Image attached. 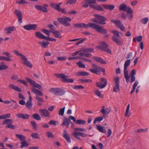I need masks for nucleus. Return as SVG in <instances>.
I'll use <instances>...</instances> for the list:
<instances>
[{"label":"nucleus","mask_w":149,"mask_h":149,"mask_svg":"<svg viewBox=\"0 0 149 149\" xmlns=\"http://www.w3.org/2000/svg\"><path fill=\"white\" fill-rule=\"evenodd\" d=\"M142 36H139L134 38L132 40L133 42H139L142 40Z\"/></svg>","instance_id":"obj_37"},{"label":"nucleus","mask_w":149,"mask_h":149,"mask_svg":"<svg viewBox=\"0 0 149 149\" xmlns=\"http://www.w3.org/2000/svg\"><path fill=\"white\" fill-rule=\"evenodd\" d=\"M65 107H64L62 108H61L59 111L58 114L60 115L63 116L64 115Z\"/></svg>","instance_id":"obj_57"},{"label":"nucleus","mask_w":149,"mask_h":149,"mask_svg":"<svg viewBox=\"0 0 149 149\" xmlns=\"http://www.w3.org/2000/svg\"><path fill=\"white\" fill-rule=\"evenodd\" d=\"M65 93V91L63 89L58 88L56 95L61 96Z\"/></svg>","instance_id":"obj_31"},{"label":"nucleus","mask_w":149,"mask_h":149,"mask_svg":"<svg viewBox=\"0 0 149 149\" xmlns=\"http://www.w3.org/2000/svg\"><path fill=\"white\" fill-rule=\"evenodd\" d=\"M119 79L118 77H115L114 78V81L115 82V84H119Z\"/></svg>","instance_id":"obj_62"},{"label":"nucleus","mask_w":149,"mask_h":149,"mask_svg":"<svg viewBox=\"0 0 149 149\" xmlns=\"http://www.w3.org/2000/svg\"><path fill=\"white\" fill-rule=\"evenodd\" d=\"M75 123L79 125L84 124L86 123V121L82 120H76Z\"/></svg>","instance_id":"obj_52"},{"label":"nucleus","mask_w":149,"mask_h":149,"mask_svg":"<svg viewBox=\"0 0 149 149\" xmlns=\"http://www.w3.org/2000/svg\"><path fill=\"white\" fill-rule=\"evenodd\" d=\"M95 10H96L100 11H102L103 10V9L99 5H96L95 8Z\"/></svg>","instance_id":"obj_61"},{"label":"nucleus","mask_w":149,"mask_h":149,"mask_svg":"<svg viewBox=\"0 0 149 149\" xmlns=\"http://www.w3.org/2000/svg\"><path fill=\"white\" fill-rule=\"evenodd\" d=\"M58 88H52L49 90V91L51 93L56 95Z\"/></svg>","instance_id":"obj_45"},{"label":"nucleus","mask_w":149,"mask_h":149,"mask_svg":"<svg viewBox=\"0 0 149 149\" xmlns=\"http://www.w3.org/2000/svg\"><path fill=\"white\" fill-rule=\"evenodd\" d=\"M6 31V34L10 33L11 32L15 30V29L14 26L8 27L6 28L4 30Z\"/></svg>","instance_id":"obj_27"},{"label":"nucleus","mask_w":149,"mask_h":149,"mask_svg":"<svg viewBox=\"0 0 149 149\" xmlns=\"http://www.w3.org/2000/svg\"><path fill=\"white\" fill-rule=\"evenodd\" d=\"M26 79L32 85V87H36L40 90H41L42 88V86L36 83L34 81L27 77H26Z\"/></svg>","instance_id":"obj_9"},{"label":"nucleus","mask_w":149,"mask_h":149,"mask_svg":"<svg viewBox=\"0 0 149 149\" xmlns=\"http://www.w3.org/2000/svg\"><path fill=\"white\" fill-rule=\"evenodd\" d=\"M120 90L119 84H115L113 88V91L115 92H118Z\"/></svg>","instance_id":"obj_42"},{"label":"nucleus","mask_w":149,"mask_h":149,"mask_svg":"<svg viewBox=\"0 0 149 149\" xmlns=\"http://www.w3.org/2000/svg\"><path fill=\"white\" fill-rule=\"evenodd\" d=\"M9 88L11 89H12L18 92H21L22 89L16 86L13 84H10L9 85Z\"/></svg>","instance_id":"obj_22"},{"label":"nucleus","mask_w":149,"mask_h":149,"mask_svg":"<svg viewBox=\"0 0 149 149\" xmlns=\"http://www.w3.org/2000/svg\"><path fill=\"white\" fill-rule=\"evenodd\" d=\"M111 22L115 24L116 26L122 31H125L126 29L125 27L120 20H114V19H112L111 20Z\"/></svg>","instance_id":"obj_7"},{"label":"nucleus","mask_w":149,"mask_h":149,"mask_svg":"<svg viewBox=\"0 0 149 149\" xmlns=\"http://www.w3.org/2000/svg\"><path fill=\"white\" fill-rule=\"evenodd\" d=\"M76 75L79 76H85L88 75L89 73L87 72L84 71L79 72L77 73Z\"/></svg>","instance_id":"obj_36"},{"label":"nucleus","mask_w":149,"mask_h":149,"mask_svg":"<svg viewBox=\"0 0 149 149\" xmlns=\"http://www.w3.org/2000/svg\"><path fill=\"white\" fill-rule=\"evenodd\" d=\"M17 82L22 83L25 86H27L28 85L27 82L24 80L21 79H18L17 80Z\"/></svg>","instance_id":"obj_55"},{"label":"nucleus","mask_w":149,"mask_h":149,"mask_svg":"<svg viewBox=\"0 0 149 149\" xmlns=\"http://www.w3.org/2000/svg\"><path fill=\"white\" fill-rule=\"evenodd\" d=\"M57 20L60 24L67 26L70 25V24L69 22H70L71 21L70 17H67L58 18Z\"/></svg>","instance_id":"obj_5"},{"label":"nucleus","mask_w":149,"mask_h":149,"mask_svg":"<svg viewBox=\"0 0 149 149\" xmlns=\"http://www.w3.org/2000/svg\"><path fill=\"white\" fill-rule=\"evenodd\" d=\"M8 68V65H6L4 62H1L0 64V70H3L7 69Z\"/></svg>","instance_id":"obj_30"},{"label":"nucleus","mask_w":149,"mask_h":149,"mask_svg":"<svg viewBox=\"0 0 149 149\" xmlns=\"http://www.w3.org/2000/svg\"><path fill=\"white\" fill-rule=\"evenodd\" d=\"M100 45L97 46V47L101 50L106 51V48H107L108 45L104 42H102L99 43Z\"/></svg>","instance_id":"obj_13"},{"label":"nucleus","mask_w":149,"mask_h":149,"mask_svg":"<svg viewBox=\"0 0 149 149\" xmlns=\"http://www.w3.org/2000/svg\"><path fill=\"white\" fill-rule=\"evenodd\" d=\"M39 112L42 116L48 118L50 116L49 112L47 110L45 109H42L39 110Z\"/></svg>","instance_id":"obj_12"},{"label":"nucleus","mask_w":149,"mask_h":149,"mask_svg":"<svg viewBox=\"0 0 149 149\" xmlns=\"http://www.w3.org/2000/svg\"><path fill=\"white\" fill-rule=\"evenodd\" d=\"M37 25L36 24H28L23 26V28L27 31L33 30L35 31L37 27Z\"/></svg>","instance_id":"obj_11"},{"label":"nucleus","mask_w":149,"mask_h":149,"mask_svg":"<svg viewBox=\"0 0 149 149\" xmlns=\"http://www.w3.org/2000/svg\"><path fill=\"white\" fill-rule=\"evenodd\" d=\"M97 129L100 132L105 133L106 131L103 126L100 125H97Z\"/></svg>","instance_id":"obj_33"},{"label":"nucleus","mask_w":149,"mask_h":149,"mask_svg":"<svg viewBox=\"0 0 149 149\" xmlns=\"http://www.w3.org/2000/svg\"><path fill=\"white\" fill-rule=\"evenodd\" d=\"M148 130L147 128L140 129L137 130V132L138 133H143L146 132Z\"/></svg>","instance_id":"obj_60"},{"label":"nucleus","mask_w":149,"mask_h":149,"mask_svg":"<svg viewBox=\"0 0 149 149\" xmlns=\"http://www.w3.org/2000/svg\"><path fill=\"white\" fill-rule=\"evenodd\" d=\"M103 118V117L102 116L96 118H95L94 120V123H95L96 122H100V121L102 120Z\"/></svg>","instance_id":"obj_54"},{"label":"nucleus","mask_w":149,"mask_h":149,"mask_svg":"<svg viewBox=\"0 0 149 149\" xmlns=\"http://www.w3.org/2000/svg\"><path fill=\"white\" fill-rule=\"evenodd\" d=\"M95 94L98 97H103L102 95L101 94L100 92L98 89H96L95 91Z\"/></svg>","instance_id":"obj_51"},{"label":"nucleus","mask_w":149,"mask_h":149,"mask_svg":"<svg viewBox=\"0 0 149 149\" xmlns=\"http://www.w3.org/2000/svg\"><path fill=\"white\" fill-rule=\"evenodd\" d=\"M93 58L95 61L100 62L102 64H106V62L100 57H94Z\"/></svg>","instance_id":"obj_29"},{"label":"nucleus","mask_w":149,"mask_h":149,"mask_svg":"<svg viewBox=\"0 0 149 149\" xmlns=\"http://www.w3.org/2000/svg\"><path fill=\"white\" fill-rule=\"evenodd\" d=\"M50 32L53 34L55 38H61L62 37L61 33L58 31L55 30H50Z\"/></svg>","instance_id":"obj_18"},{"label":"nucleus","mask_w":149,"mask_h":149,"mask_svg":"<svg viewBox=\"0 0 149 149\" xmlns=\"http://www.w3.org/2000/svg\"><path fill=\"white\" fill-rule=\"evenodd\" d=\"M58 77L61 79V80L64 82H66L67 80V78L68 77L66 75L63 74H59L58 75Z\"/></svg>","instance_id":"obj_28"},{"label":"nucleus","mask_w":149,"mask_h":149,"mask_svg":"<svg viewBox=\"0 0 149 149\" xmlns=\"http://www.w3.org/2000/svg\"><path fill=\"white\" fill-rule=\"evenodd\" d=\"M72 135L76 139L81 140L82 139L80 138V132H77L74 131L73 133L72 134Z\"/></svg>","instance_id":"obj_25"},{"label":"nucleus","mask_w":149,"mask_h":149,"mask_svg":"<svg viewBox=\"0 0 149 149\" xmlns=\"http://www.w3.org/2000/svg\"><path fill=\"white\" fill-rule=\"evenodd\" d=\"M130 62L131 60L130 59L127 60L125 61L124 64V74L126 81L127 83L128 82L130 81V77L127 68V67L130 65Z\"/></svg>","instance_id":"obj_3"},{"label":"nucleus","mask_w":149,"mask_h":149,"mask_svg":"<svg viewBox=\"0 0 149 149\" xmlns=\"http://www.w3.org/2000/svg\"><path fill=\"white\" fill-rule=\"evenodd\" d=\"M46 135L49 138H53L54 137V136L53 134L51 132H46Z\"/></svg>","instance_id":"obj_56"},{"label":"nucleus","mask_w":149,"mask_h":149,"mask_svg":"<svg viewBox=\"0 0 149 149\" xmlns=\"http://www.w3.org/2000/svg\"><path fill=\"white\" fill-rule=\"evenodd\" d=\"M131 8L130 7L127 6L125 3L120 4L119 7V10L120 11H123L127 12Z\"/></svg>","instance_id":"obj_14"},{"label":"nucleus","mask_w":149,"mask_h":149,"mask_svg":"<svg viewBox=\"0 0 149 149\" xmlns=\"http://www.w3.org/2000/svg\"><path fill=\"white\" fill-rule=\"evenodd\" d=\"M51 6L55 9L58 11H59L61 8L60 7H59V5H58L57 4L53 3L51 4Z\"/></svg>","instance_id":"obj_40"},{"label":"nucleus","mask_w":149,"mask_h":149,"mask_svg":"<svg viewBox=\"0 0 149 149\" xmlns=\"http://www.w3.org/2000/svg\"><path fill=\"white\" fill-rule=\"evenodd\" d=\"M32 92L38 95L42 96L43 95V94L42 93L39 91L38 89H36L34 87H32L31 88Z\"/></svg>","instance_id":"obj_17"},{"label":"nucleus","mask_w":149,"mask_h":149,"mask_svg":"<svg viewBox=\"0 0 149 149\" xmlns=\"http://www.w3.org/2000/svg\"><path fill=\"white\" fill-rule=\"evenodd\" d=\"M103 7L106 9L110 10H113L115 7V6L112 5H108L106 4H103L102 6Z\"/></svg>","instance_id":"obj_32"},{"label":"nucleus","mask_w":149,"mask_h":149,"mask_svg":"<svg viewBox=\"0 0 149 149\" xmlns=\"http://www.w3.org/2000/svg\"><path fill=\"white\" fill-rule=\"evenodd\" d=\"M133 11L131 8L127 12V16L128 19L130 20H132L133 19Z\"/></svg>","instance_id":"obj_23"},{"label":"nucleus","mask_w":149,"mask_h":149,"mask_svg":"<svg viewBox=\"0 0 149 149\" xmlns=\"http://www.w3.org/2000/svg\"><path fill=\"white\" fill-rule=\"evenodd\" d=\"M39 44L42 47L46 48L49 44V42L48 41H45L44 40L39 42Z\"/></svg>","instance_id":"obj_26"},{"label":"nucleus","mask_w":149,"mask_h":149,"mask_svg":"<svg viewBox=\"0 0 149 149\" xmlns=\"http://www.w3.org/2000/svg\"><path fill=\"white\" fill-rule=\"evenodd\" d=\"M112 39L118 45H121L123 44V40L122 38L118 39V38L115 36H113Z\"/></svg>","instance_id":"obj_16"},{"label":"nucleus","mask_w":149,"mask_h":149,"mask_svg":"<svg viewBox=\"0 0 149 149\" xmlns=\"http://www.w3.org/2000/svg\"><path fill=\"white\" fill-rule=\"evenodd\" d=\"M14 13L17 17L18 22L20 24L22 23V12L20 10L16 9Z\"/></svg>","instance_id":"obj_10"},{"label":"nucleus","mask_w":149,"mask_h":149,"mask_svg":"<svg viewBox=\"0 0 149 149\" xmlns=\"http://www.w3.org/2000/svg\"><path fill=\"white\" fill-rule=\"evenodd\" d=\"M92 68L89 69L91 72L97 74L99 72H105V69L99 66L93 64L92 65Z\"/></svg>","instance_id":"obj_6"},{"label":"nucleus","mask_w":149,"mask_h":149,"mask_svg":"<svg viewBox=\"0 0 149 149\" xmlns=\"http://www.w3.org/2000/svg\"><path fill=\"white\" fill-rule=\"evenodd\" d=\"M111 32L113 33L116 36L118 37H120V35L122 36V34L121 32H119L118 31L113 30L111 31Z\"/></svg>","instance_id":"obj_47"},{"label":"nucleus","mask_w":149,"mask_h":149,"mask_svg":"<svg viewBox=\"0 0 149 149\" xmlns=\"http://www.w3.org/2000/svg\"><path fill=\"white\" fill-rule=\"evenodd\" d=\"M48 6V5L47 4H44L43 6H42L39 5H36L35 8L37 9L46 12L47 11V8Z\"/></svg>","instance_id":"obj_15"},{"label":"nucleus","mask_w":149,"mask_h":149,"mask_svg":"<svg viewBox=\"0 0 149 149\" xmlns=\"http://www.w3.org/2000/svg\"><path fill=\"white\" fill-rule=\"evenodd\" d=\"M77 64L79 68H85V65L81 61H79L78 62H77Z\"/></svg>","instance_id":"obj_53"},{"label":"nucleus","mask_w":149,"mask_h":149,"mask_svg":"<svg viewBox=\"0 0 149 149\" xmlns=\"http://www.w3.org/2000/svg\"><path fill=\"white\" fill-rule=\"evenodd\" d=\"M31 137L34 139H40L39 134L38 133H33L31 134Z\"/></svg>","instance_id":"obj_43"},{"label":"nucleus","mask_w":149,"mask_h":149,"mask_svg":"<svg viewBox=\"0 0 149 149\" xmlns=\"http://www.w3.org/2000/svg\"><path fill=\"white\" fill-rule=\"evenodd\" d=\"M100 81L96 83V85L99 88L102 89L106 86L107 82L106 80L104 78H101Z\"/></svg>","instance_id":"obj_8"},{"label":"nucleus","mask_w":149,"mask_h":149,"mask_svg":"<svg viewBox=\"0 0 149 149\" xmlns=\"http://www.w3.org/2000/svg\"><path fill=\"white\" fill-rule=\"evenodd\" d=\"M12 52L15 55L20 56L22 59V62L23 64L30 68L32 67L31 63L30 61L27 60V58L24 55L19 53L18 51L16 50H14Z\"/></svg>","instance_id":"obj_2"},{"label":"nucleus","mask_w":149,"mask_h":149,"mask_svg":"<svg viewBox=\"0 0 149 149\" xmlns=\"http://www.w3.org/2000/svg\"><path fill=\"white\" fill-rule=\"evenodd\" d=\"M21 141H24L26 139V137L24 135L21 134H17L15 135Z\"/></svg>","instance_id":"obj_39"},{"label":"nucleus","mask_w":149,"mask_h":149,"mask_svg":"<svg viewBox=\"0 0 149 149\" xmlns=\"http://www.w3.org/2000/svg\"><path fill=\"white\" fill-rule=\"evenodd\" d=\"M63 136L67 142L69 143H70L71 142V140L69 135L66 130H64L63 131Z\"/></svg>","instance_id":"obj_19"},{"label":"nucleus","mask_w":149,"mask_h":149,"mask_svg":"<svg viewBox=\"0 0 149 149\" xmlns=\"http://www.w3.org/2000/svg\"><path fill=\"white\" fill-rule=\"evenodd\" d=\"M78 54L81 56H84L85 54L86 53L84 49L78 51Z\"/></svg>","instance_id":"obj_58"},{"label":"nucleus","mask_w":149,"mask_h":149,"mask_svg":"<svg viewBox=\"0 0 149 149\" xmlns=\"http://www.w3.org/2000/svg\"><path fill=\"white\" fill-rule=\"evenodd\" d=\"M21 145L20 147L21 148H23V147H27L29 146V144L26 142L25 140L23 142L21 143Z\"/></svg>","instance_id":"obj_44"},{"label":"nucleus","mask_w":149,"mask_h":149,"mask_svg":"<svg viewBox=\"0 0 149 149\" xmlns=\"http://www.w3.org/2000/svg\"><path fill=\"white\" fill-rule=\"evenodd\" d=\"M16 116L18 118H22L23 119H28L30 116L28 114L24 113H17Z\"/></svg>","instance_id":"obj_21"},{"label":"nucleus","mask_w":149,"mask_h":149,"mask_svg":"<svg viewBox=\"0 0 149 149\" xmlns=\"http://www.w3.org/2000/svg\"><path fill=\"white\" fill-rule=\"evenodd\" d=\"M74 27L77 28H91L95 29L97 31L101 33H106L107 32L106 30L101 26L93 23H89L88 24H86L83 23L75 24L74 25Z\"/></svg>","instance_id":"obj_1"},{"label":"nucleus","mask_w":149,"mask_h":149,"mask_svg":"<svg viewBox=\"0 0 149 149\" xmlns=\"http://www.w3.org/2000/svg\"><path fill=\"white\" fill-rule=\"evenodd\" d=\"M42 31L45 34L47 35L48 36H49L50 31H49V30L46 29H43L42 30Z\"/></svg>","instance_id":"obj_64"},{"label":"nucleus","mask_w":149,"mask_h":149,"mask_svg":"<svg viewBox=\"0 0 149 149\" xmlns=\"http://www.w3.org/2000/svg\"><path fill=\"white\" fill-rule=\"evenodd\" d=\"M70 121L69 120L66 118L64 117L63 119V124L68 128L69 124Z\"/></svg>","instance_id":"obj_34"},{"label":"nucleus","mask_w":149,"mask_h":149,"mask_svg":"<svg viewBox=\"0 0 149 149\" xmlns=\"http://www.w3.org/2000/svg\"><path fill=\"white\" fill-rule=\"evenodd\" d=\"M148 21V17H146L141 19L140 22L142 24L146 25L147 24Z\"/></svg>","instance_id":"obj_38"},{"label":"nucleus","mask_w":149,"mask_h":149,"mask_svg":"<svg viewBox=\"0 0 149 149\" xmlns=\"http://www.w3.org/2000/svg\"><path fill=\"white\" fill-rule=\"evenodd\" d=\"M84 50L86 53L92 52L94 51L93 49L92 48H86L84 49Z\"/></svg>","instance_id":"obj_59"},{"label":"nucleus","mask_w":149,"mask_h":149,"mask_svg":"<svg viewBox=\"0 0 149 149\" xmlns=\"http://www.w3.org/2000/svg\"><path fill=\"white\" fill-rule=\"evenodd\" d=\"M35 35L37 38L40 39L45 40L46 36H44L43 34L40 32L37 31L35 32Z\"/></svg>","instance_id":"obj_24"},{"label":"nucleus","mask_w":149,"mask_h":149,"mask_svg":"<svg viewBox=\"0 0 149 149\" xmlns=\"http://www.w3.org/2000/svg\"><path fill=\"white\" fill-rule=\"evenodd\" d=\"M13 122V121L11 119H6L4 120L3 124H7V125H8L12 124Z\"/></svg>","instance_id":"obj_46"},{"label":"nucleus","mask_w":149,"mask_h":149,"mask_svg":"<svg viewBox=\"0 0 149 149\" xmlns=\"http://www.w3.org/2000/svg\"><path fill=\"white\" fill-rule=\"evenodd\" d=\"M10 117V113L4 114L0 116V120L2 119H6L7 118H9Z\"/></svg>","instance_id":"obj_48"},{"label":"nucleus","mask_w":149,"mask_h":149,"mask_svg":"<svg viewBox=\"0 0 149 149\" xmlns=\"http://www.w3.org/2000/svg\"><path fill=\"white\" fill-rule=\"evenodd\" d=\"M16 3L18 4H24L27 3L26 1L24 0H17Z\"/></svg>","instance_id":"obj_49"},{"label":"nucleus","mask_w":149,"mask_h":149,"mask_svg":"<svg viewBox=\"0 0 149 149\" xmlns=\"http://www.w3.org/2000/svg\"><path fill=\"white\" fill-rule=\"evenodd\" d=\"M0 60H6L7 61H13V59L9 57H7L3 56H0Z\"/></svg>","instance_id":"obj_35"},{"label":"nucleus","mask_w":149,"mask_h":149,"mask_svg":"<svg viewBox=\"0 0 149 149\" xmlns=\"http://www.w3.org/2000/svg\"><path fill=\"white\" fill-rule=\"evenodd\" d=\"M94 15L97 19L101 21L97 20L96 18H94L92 19V21L100 24H106V22L104 21H106L107 19L104 17L97 14H95Z\"/></svg>","instance_id":"obj_4"},{"label":"nucleus","mask_w":149,"mask_h":149,"mask_svg":"<svg viewBox=\"0 0 149 149\" xmlns=\"http://www.w3.org/2000/svg\"><path fill=\"white\" fill-rule=\"evenodd\" d=\"M25 106L27 108L29 109H31L32 107V102L28 101L26 103Z\"/></svg>","instance_id":"obj_41"},{"label":"nucleus","mask_w":149,"mask_h":149,"mask_svg":"<svg viewBox=\"0 0 149 149\" xmlns=\"http://www.w3.org/2000/svg\"><path fill=\"white\" fill-rule=\"evenodd\" d=\"M33 118L37 120H40L41 119V117L38 114H35L33 115Z\"/></svg>","instance_id":"obj_50"},{"label":"nucleus","mask_w":149,"mask_h":149,"mask_svg":"<svg viewBox=\"0 0 149 149\" xmlns=\"http://www.w3.org/2000/svg\"><path fill=\"white\" fill-rule=\"evenodd\" d=\"M67 58L66 56H63L61 57H57V59L58 61H64Z\"/></svg>","instance_id":"obj_63"},{"label":"nucleus","mask_w":149,"mask_h":149,"mask_svg":"<svg viewBox=\"0 0 149 149\" xmlns=\"http://www.w3.org/2000/svg\"><path fill=\"white\" fill-rule=\"evenodd\" d=\"M111 111V109L110 108L107 107L106 109H105L104 106H102V109L100 111L101 113L104 115L105 114H108Z\"/></svg>","instance_id":"obj_20"}]
</instances>
